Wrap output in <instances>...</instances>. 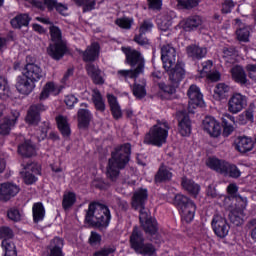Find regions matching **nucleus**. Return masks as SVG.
Segmentation results:
<instances>
[{"mask_svg":"<svg viewBox=\"0 0 256 256\" xmlns=\"http://www.w3.org/2000/svg\"><path fill=\"white\" fill-rule=\"evenodd\" d=\"M122 51L126 56V63L134 68L129 70H118L116 72V77L120 81H127L128 79L137 81V77L145 73V58H143L141 52L132 49L131 47L122 48Z\"/></svg>","mask_w":256,"mask_h":256,"instance_id":"nucleus-1","label":"nucleus"},{"mask_svg":"<svg viewBox=\"0 0 256 256\" xmlns=\"http://www.w3.org/2000/svg\"><path fill=\"white\" fill-rule=\"evenodd\" d=\"M131 155V144L126 143L115 149L111 154V158L108 160L106 168V177L112 183H115L121 175V169H125V165L129 163V157Z\"/></svg>","mask_w":256,"mask_h":256,"instance_id":"nucleus-2","label":"nucleus"},{"mask_svg":"<svg viewBox=\"0 0 256 256\" xmlns=\"http://www.w3.org/2000/svg\"><path fill=\"white\" fill-rule=\"evenodd\" d=\"M85 221L89 225H92V227L104 229L109 226V221H111V211L105 205L90 203L86 212Z\"/></svg>","mask_w":256,"mask_h":256,"instance_id":"nucleus-3","label":"nucleus"},{"mask_svg":"<svg viewBox=\"0 0 256 256\" xmlns=\"http://www.w3.org/2000/svg\"><path fill=\"white\" fill-rule=\"evenodd\" d=\"M49 31L52 43L49 45L48 55L52 59L59 61L67 53V44L63 39V33L60 27L52 25L49 27Z\"/></svg>","mask_w":256,"mask_h":256,"instance_id":"nucleus-4","label":"nucleus"},{"mask_svg":"<svg viewBox=\"0 0 256 256\" xmlns=\"http://www.w3.org/2000/svg\"><path fill=\"white\" fill-rule=\"evenodd\" d=\"M174 205L177 207L182 221L185 223H191V221L195 219V211H197V206L189 197L182 194H177L174 197Z\"/></svg>","mask_w":256,"mask_h":256,"instance_id":"nucleus-5","label":"nucleus"},{"mask_svg":"<svg viewBox=\"0 0 256 256\" xmlns=\"http://www.w3.org/2000/svg\"><path fill=\"white\" fill-rule=\"evenodd\" d=\"M130 245L131 248L134 249L135 253H138L139 255L151 256L155 253V247H153L151 244H145L143 233H141L137 226L133 228L130 236Z\"/></svg>","mask_w":256,"mask_h":256,"instance_id":"nucleus-6","label":"nucleus"},{"mask_svg":"<svg viewBox=\"0 0 256 256\" xmlns=\"http://www.w3.org/2000/svg\"><path fill=\"white\" fill-rule=\"evenodd\" d=\"M245 209H247V198L236 196L234 208L229 213L230 222L236 227L243 225V217H245Z\"/></svg>","mask_w":256,"mask_h":256,"instance_id":"nucleus-7","label":"nucleus"},{"mask_svg":"<svg viewBox=\"0 0 256 256\" xmlns=\"http://www.w3.org/2000/svg\"><path fill=\"white\" fill-rule=\"evenodd\" d=\"M247 101H249V98H247V96L239 92L233 93L228 100L229 113H232V115H237V113H241V111H243V109L247 107Z\"/></svg>","mask_w":256,"mask_h":256,"instance_id":"nucleus-8","label":"nucleus"},{"mask_svg":"<svg viewBox=\"0 0 256 256\" xmlns=\"http://www.w3.org/2000/svg\"><path fill=\"white\" fill-rule=\"evenodd\" d=\"M139 221L146 235H150L151 237H155V235H157V232L159 231V228L157 227V220L149 217L147 210H140Z\"/></svg>","mask_w":256,"mask_h":256,"instance_id":"nucleus-9","label":"nucleus"},{"mask_svg":"<svg viewBox=\"0 0 256 256\" xmlns=\"http://www.w3.org/2000/svg\"><path fill=\"white\" fill-rule=\"evenodd\" d=\"M187 95L190 99L188 102L189 113H195L197 107H203V94L197 85L192 84L187 91Z\"/></svg>","mask_w":256,"mask_h":256,"instance_id":"nucleus-10","label":"nucleus"},{"mask_svg":"<svg viewBox=\"0 0 256 256\" xmlns=\"http://www.w3.org/2000/svg\"><path fill=\"white\" fill-rule=\"evenodd\" d=\"M21 188L13 182L0 183V202L7 203L19 195Z\"/></svg>","mask_w":256,"mask_h":256,"instance_id":"nucleus-11","label":"nucleus"},{"mask_svg":"<svg viewBox=\"0 0 256 256\" xmlns=\"http://www.w3.org/2000/svg\"><path fill=\"white\" fill-rule=\"evenodd\" d=\"M161 61L165 71H169V69H171L175 63H177V52L173 46L166 45L162 47Z\"/></svg>","mask_w":256,"mask_h":256,"instance_id":"nucleus-12","label":"nucleus"},{"mask_svg":"<svg viewBox=\"0 0 256 256\" xmlns=\"http://www.w3.org/2000/svg\"><path fill=\"white\" fill-rule=\"evenodd\" d=\"M23 75L28 77L30 81L37 83L38 81H41V79H44L45 71H43L41 66L35 63H29L26 64Z\"/></svg>","mask_w":256,"mask_h":256,"instance_id":"nucleus-13","label":"nucleus"},{"mask_svg":"<svg viewBox=\"0 0 256 256\" xmlns=\"http://www.w3.org/2000/svg\"><path fill=\"white\" fill-rule=\"evenodd\" d=\"M202 128L210 137H219V135H221V124L211 116L204 118Z\"/></svg>","mask_w":256,"mask_h":256,"instance_id":"nucleus-14","label":"nucleus"},{"mask_svg":"<svg viewBox=\"0 0 256 256\" xmlns=\"http://www.w3.org/2000/svg\"><path fill=\"white\" fill-rule=\"evenodd\" d=\"M212 227L214 233L221 239L229 235V224H227V220L220 215L214 216L212 220Z\"/></svg>","mask_w":256,"mask_h":256,"instance_id":"nucleus-15","label":"nucleus"},{"mask_svg":"<svg viewBox=\"0 0 256 256\" xmlns=\"http://www.w3.org/2000/svg\"><path fill=\"white\" fill-rule=\"evenodd\" d=\"M47 107L43 104H33L29 107L26 115V123L29 125H38L39 121H41V111H45Z\"/></svg>","mask_w":256,"mask_h":256,"instance_id":"nucleus-16","label":"nucleus"},{"mask_svg":"<svg viewBox=\"0 0 256 256\" xmlns=\"http://www.w3.org/2000/svg\"><path fill=\"white\" fill-rule=\"evenodd\" d=\"M168 73L169 81L172 85H179L183 79H185V68H183V63L177 62L175 67H171L165 70Z\"/></svg>","mask_w":256,"mask_h":256,"instance_id":"nucleus-17","label":"nucleus"},{"mask_svg":"<svg viewBox=\"0 0 256 256\" xmlns=\"http://www.w3.org/2000/svg\"><path fill=\"white\" fill-rule=\"evenodd\" d=\"M16 89L22 95H30L33 92V89H35V83L32 82V80L28 77L24 76V74H22L21 76L17 77Z\"/></svg>","mask_w":256,"mask_h":256,"instance_id":"nucleus-18","label":"nucleus"},{"mask_svg":"<svg viewBox=\"0 0 256 256\" xmlns=\"http://www.w3.org/2000/svg\"><path fill=\"white\" fill-rule=\"evenodd\" d=\"M148 197L149 194L147 193V189H139L135 191L131 202L133 209H140V211L145 209V203H147Z\"/></svg>","mask_w":256,"mask_h":256,"instance_id":"nucleus-19","label":"nucleus"},{"mask_svg":"<svg viewBox=\"0 0 256 256\" xmlns=\"http://www.w3.org/2000/svg\"><path fill=\"white\" fill-rule=\"evenodd\" d=\"M86 71L95 85H103L105 83V74L99 69V66L89 63L86 65Z\"/></svg>","mask_w":256,"mask_h":256,"instance_id":"nucleus-20","label":"nucleus"},{"mask_svg":"<svg viewBox=\"0 0 256 256\" xmlns=\"http://www.w3.org/2000/svg\"><path fill=\"white\" fill-rule=\"evenodd\" d=\"M82 108L78 110V125L81 129H85L86 127H89V123H91V119H93V115L91 114V111L87 109L89 107L87 103H82L80 105Z\"/></svg>","mask_w":256,"mask_h":256,"instance_id":"nucleus-21","label":"nucleus"},{"mask_svg":"<svg viewBox=\"0 0 256 256\" xmlns=\"http://www.w3.org/2000/svg\"><path fill=\"white\" fill-rule=\"evenodd\" d=\"M144 143L161 147V125H154L153 128L150 129L149 133L146 134L144 138Z\"/></svg>","mask_w":256,"mask_h":256,"instance_id":"nucleus-22","label":"nucleus"},{"mask_svg":"<svg viewBox=\"0 0 256 256\" xmlns=\"http://www.w3.org/2000/svg\"><path fill=\"white\" fill-rule=\"evenodd\" d=\"M186 54L192 61H199L207 55V48L200 47L197 44H191L186 47Z\"/></svg>","mask_w":256,"mask_h":256,"instance_id":"nucleus-23","label":"nucleus"},{"mask_svg":"<svg viewBox=\"0 0 256 256\" xmlns=\"http://www.w3.org/2000/svg\"><path fill=\"white\" fill-rule=\"evenodd\" d=\"M99 43L94 42L86 48L85 51H82V59L86 63H92L93 61L99 59Z\"/></svg>","mask_w":256,"mask_h":256,"instance_id":"nucleus-24","label":"nucleus"},{"mask_svg":"<svg viewBox=\"0 0 256 256\" xmlns=\"http://www.w3.org/2000/svg\"><path fill=\"white\" fill-rule=\"evenodd\" d=\"M253 140L247 136H239L235 140V149L239 153H248V151H253Z\"/></svg>","mask_w":256,"mask_h":256,"instance_id":"nucleus-25","label":"nucleus"},{"mask_svg":"<svg viewBox=\"0 0 256 256\" xmlns=\"http://www.w3.org/2000/svg\"><path fill=\"white\" fill-rule=\"evenodd\" d=\"M178 129L182 137L191 135V119H189V115L184 113L178 115Z\"/></svg>","mask_w":256,"mask_h":256,"instance_id":"nucleus-26","label":"nucleus"},{"mask_svg":"<svg viewBox=\"0 0 256 256\" xmlns=\"http://www.w3.org/2000/svg\"><path fill=\"white\" fill-rule=\"evenodd\" d=\"M20 115L21 114L17 110L12 111L13 118H5L3 123L0 124V135H9L11 129L15 127V123H17V119H19Z\"/></svg>","mask_w":256,"mask_h":256,"instance_id":"nucleus-27","label":"nucleus"},{"mask_svg":"<svg viewBox=\"0 0 256 256\" xmlns=\"http://www.w3.org/2000/svg\"><path fill=\"white\" fill-rule=\"evenodd\" d=\"M29 23H31V17L27 13L18 14L10 20V25L13 29L29 27Z\"/></svg>","mask_w":256,"mask_h":256,"instance_id":"nucleus-28","label":"nucleus"},{"mask_svg":"<svg viewBox=\"0 0 256 256\" xmlns=\"http://www.w3.org/2000/svg\"><path fill=\"white\" fill-rule=\"evenodd\" d=\"M181 186L185 191H187V193H189V195H192L193 197L198 196L199 192L201 191V186L187 177L182 178Z\"/></svg>","mask_w":256,"mask_h":256,"instance_id":"nucleus-29","label":"nucleus"},{"mask_svg":"<svg viewBox=\"0 0 256 256\" xmlns=\"http://www.w3.org/2000/svg\"><path fill=\"white\" fill-rule=\"evenodd\" d=\"M231 77L235 83H239L240 85H247V74L245 73V69L241 66L236 65L230 70Z\"/></svg>","mask_w":256,"mask_h":256,"instance_id":"nucleus-30","label":"nucleus"},{"mask_svg":"<svg viewBox=\"0 0 256 256\" xmlns=\"http://www.w3.org/2000/svg\"><path fill=\"white\" fill-rule=\"evenodd\" d=\"M206 165L209 169H212V171H216V173H221L223 175L227 161L217 157H210L206 160Z\"/></svg>","mask_w":256,"mask_h":256,"instance_id":"nucleus-31","label":"nucleus"},{"mask_svg":"<svg viewBox=\"0 0 256 256\" xmlns=\"http://www.w3.org/2000/svg\"><path fill=\"white\" fill-rule=\"evenodd\" d=\"M59 93V86L53 82H47L40 93L39 99L40 101H45V99H49L50 95H59Z\"/></svg>","mask_w":256,"mask_h":256,"instance_id":"nucleus-32","label":"nucleus"},{"mask_svg":"<svg viewBox=\"0 0 256 256\" xmlns=\"http://www.w3.org/2000/svg\"><path fill=\"white\" fill-rule=\"evenodd\" d=\"M108 104L110 111L115 119H121L123 117V112L121 111V106L117 102V97L113 94H107Z\"/></svg>","mask_w":256,"mask_h":256,"instance_id":"nucleus-33","label":"nucleus"},{"mask_svg":"<svg viewBox=\"0 0 256 256\" xmlns=\"http://www.w3.org/2000/svg\"><path fill=\"white\" fill-rule=\"evenodd\" d=\"M203 25V18L198 15L190 16L185 20L183 25L184 31H195L198 27Z\"/></svg>","mask_w":256,"mask_h":256,"instance_id":"nucleus-34","label":"nucleus"},{"mask_svg":"<svg viewBox=\"0 0 256 256\" xmlns=\"http://www.w3.org/2000/svg\"><path fill=\"white\" fill-rule=\"evenodd\" d=\"M235 23H236L237 27H239L236 30V35H237L238 41H244V43H247V41H249V35L251 34L250 28L243 25V23H241L240 19H235Z\"/></svg>","mask_w":256,"mask_h":256,"instance_id":"nucleus-35","label":"nucleus"},{"mask_svg":"<svg viewBox=\"0 0 256 256\" xmlns=\"http://www.w3.org/2000/svg\"><path fill=\"white\" fill-rule=\"evenodd\" d=\"M56 122L58 129L63 137H69L71 135V128L69 127V121L67 120V117L59 115L56 117Z\"/></svg>","mask_w":256,"mask_h":256,"instance_id":"nucleus-36","label":"nucleus"},{"mask_svg":"<svg viewBox=\"0 0 256 256\" xmlns=\"http://www.w3.org/2000/svg\"><path fill=\"white\" fill-rule=\"evenodd\" d=\"M18 153L22 155V157H33L35 155V145L31 140L25 141L22 145L18 146Z\"/></svg>","mask_w":256,"mask_h":256,"instance_id":"nucleus-37","label":"nucleus"},{"mask_svg":"<svg viewBox=\"0 0 256 256\" xmlns=\"http://www.w3.org/2000/svg\"><path fill=\"white\" fill-rule=\"evenodd\" d=\"M33 221L34 223H39L45 219V206L43 203H34L32 207Z\"/></svg>","mask_w":256,"mask_h":256,"instance_id":"nucleus-38","label":"nucleus"},{"mask_svg":"<svg viewBox=\"0 0 256 256\" xmlns=\"http://www.w3.org/2000/svg\"><path fill=\"white\" fill-rule=\"evenodd\" d=\"M92 101L94 103L96 111H100V113L105 112V100L103 99V96L101 95V92L99 90H93Z\"/></svg>","mask_w":256,"mask_h":256,"instance_id":"nucleus-39","label":"nucleus"},{"mask_svg":"<svg viewBox=\"0 0 256 256\" xmlns=\"http://www.w3.org/2000/svg\"><path fill=\"white\" fill-rule=\"evenodd\" d=\"M50 256H63V239L54 238L50 243Z\"/></svg>","mask_w":256,"mask_h":256,"instance_id":"nucleus-40","label":"nucleus"},{"mask_svg":"<svg viewBox=\"0 0 256 256\" xmlns=\"http://www.w3.org/2000/svg\"><path fill=\"white\" fill-rule=\"evenodd\" d=\"M75 201H77V195L74 192H66L63 195L62 207L67 211V209H71L73 205H75Z\"/></svg>","mask_w":256,"mask_h":256,"instance_id":"nucleus-41","label":"nucleus"},{"mask_svg":"<svg viewBox=\"0 0 256 256\" xmlns=\"http://www.w3.org/2000/svg\"><path fill=\"white\" fill-rule=\"evenodd\" d=\"M222 175H228L233 179H239V177H241V170H239L236 165L226 162V167H224Z\"/></svg>","mask_w":256,"mask_h":256,"instance_id":"nucleus-42","label":"nucleus"},{"mask_svg":"<svg viewBox=\"0 0 256 256\" xmlns=\"http://www.w3.org/2000/svg\"><path fill=\"white\" fill-rule=\"evenodd\" d=\"M2 248L4 249V256H17V248L15 243L9 239L2 241Z\"/></svg>","mask_w":256,"mask_h":256,"instance_id":"nucleus-43","label":"nucleus"},{"mask_svg":"<svg viewBox=\"0 0 256 256\" xmlns=\"http://www.w3.org/2000/svg\"><path fill=\"white\" fill-rule=\"evenodd\" d=\"M222 57L225 63L233 65L237 59V52L235 51V48H224Z\"/></svg>","mask_w":256,"mask_h":256,"instance_id":"nucleus-44","label":"nucleus"},{"mask_svg":"<svg viewBox=\"0 0 256 256\" xmlns=\"http://www.w3.org/2000/svg\"><path fill=\"white\" fill-rule=\"evenodd\" d=\"M76 5L83 7V13L93 11L95 5H97V0H74Z\"/></svg>","mask_w":256,"mask_h":256,"instance_id":"nucleus-45","label":"nucleus"},{"mask_svg":"<svg viewBox=\"0 0 256 256\" xmlns=\"http://www.w3.org/2000/svg\"><path fill=\"white\" fill-rule=\"evenodd\" d=\"M146 82L145 80L142 81V84L135 83L133 86V95L137 99H143L145 95H147V91L145 90Z\"/></svg>","mask_w":256,"mask_h":256,"instance_id":"nucleus-46","label":"nucleus"},{"mask_svg":"<svg viewBox=\"0 0 256 256\" xmlns=\"http://www.w3.org/2000/svg\"><path fill=\"white\" fill-rule=\"evenodd\" d=\"M115 24L118 27H120V29L129 30V29H131V27L133 25V19L128 18V17L117 18L115 20Z\"/></svg>","mask_w":256,"mask_h":256,"instance_id":"nucleus-47","label":"nucleus"},{"mask_svg":"<svg viewBox=\"0 0 256 256\" xmlns=\"http://www.w3.org/2000/svg\"><path fill=\"white\" fill-rule=\"evenodd\" d=\"M214 93L217 95L218 99H223L225 97V93H229V86L224 83H219L216 85Z\"/></svg>","mask_w":256,"mask_h":256,"instance_id":"nucleus-48","label":"nucleus"},{"mask_svg":"<svg viewBox=\"0 0 256 256\" xmlns=\"http://www.w3.org/2000/svg\"><path fill=\"white\" fill-rule=\"evenodd\" d=\"M115 251H117V248H115V246H105L100 250L94 252L92 256H108L112 255V253H115Z\"/></svg>","mask_w":256,"mask_h":256,"instance_id":"nucleus-49","label":"nucleus"},{"mask_svg":"<svg viewBox=\"0 0 256 256\" xmlns=\"http://www.w3.org/2000/svg\"><path fill=\"white\" fill-rule=\"evenodd\" d=\"M177 3L182 9H193L199 5V0H177Z\"/></svg>","mask_w":256,"mask_h":256,"instance_id":"nucleus-50","label":"nucleus"},{"mask_svg":"<svg viewBox=\"0 0 256 256\" xmlns=\"http://www.w3.org/2000/svg\"><path fill=\"white\" fill-rule=\"evenodd\" d=\"M7 217L10 221L17 223L18 221H21V212L17 208H10L7 212Z\"/></svg>","mask_w":256,"mask_h":256,"instance_id":"nucleus-51","label":"nucleus"},{"mask_svg":"<svg viewBox=\"0 0 256 256\" xmlns=\"http://www.w3.org/2000/svg\"><path fill=\"white\" fill-rule=\"evenodd\" d=\"M24 169H26L28 172L31 171L34 175H41V165L35 162H28Z\"/></svg>","mask_w":256,"mask_h":256,"instance_id":"nucleus-52","label":"nucleus"},{"mask_svg":"<svg viewBox=\"0 0 256 256\" xmlns=\"http://www.w3.org/2000/svg\"><path fill=\"white\" fill-rule=\"evenodd\" d=\"M161 143H167V137H169V129H171V126H169V123L167 121H162L161 124Z\"/></svg>","mask_w":256,"mask_h":256,"instance_id":"nucleus-53","label":"nucleus"},{"mask_svg":"<svg viewBox=\"0 0 256 256\" xmlns=\"http://www.w3.org/2000/svg\"><path fill=\"white\" fill-rule=\"evenodd\" d=\"M47 9H48V11H53L54 9H56V11L58 13H60V15H65L67 13L68 7H67V5L61 4V3L57 2V0H56L54 5L51 8H47Z\"/></svg>","mask_w":256,"mask_h":256,"instance_id":"nucleus-54","label":"nucleus"},{"mask_svg":"<svg viewBox=\"0 0 256 256\" xmlns=\"http://www.w3.org/2000/svg\"><path fill=\"white\" fill-rule=\"evenodd\" d=\"M9 95V83L5 77H0V97Z\"/></svg>","mask_w":256,"mask_h":256,"instance_id":"nucleus-55","label":"nucleus"},{"mask_svg":"<svg viewBox=\"0 0 256 256\" xmlns=\"http://www.w3.org/2000/svg\"><path fill=\"white\" fill-rule=\"evenodd\" d=\"M13 237V230L7 226H3L0 228V239H8L11 240Z\"/></svg>","mask_w":256,"mask_h":256,"instance_id":"nucleus-56","label":"nucleus"},{"mask_svg":"<svg viewBox=\"0 0 256 256\" xmlns=\"http://www.w3.org/2000/svg\"><path fill=\"white\" fill-rule=\"evenodd\" d=\"M173 179V172L167 166L161 168V181H171Z\"/></svg>","mask_w":256,"mask_h":256,"instance_id":"nucleus-57","label":"nucleus"},{"mask_svg":"<svg viewBox=\"0 0 256 256\" xmlns=\"http://www.w3.org/2000/svg\"><path fill=\"white\" fill-rule=\"evenodd\" d=\"M145 34H142L139 32V34H136L134 36V42L140 45L141 47H145L146 45H149V39L144 36Z\"/></svg>","mask_w":256,"mask_h":256,"instance_id":"nucleus-58","label":"nucleus"},{"mask_svg":"<svg viewBox=\"0 0 256 256\" xmlns=\"http://www.w3.org/2000/svg\"><path fill=\"white\" fill-rule=\"evenodd\" d=\"M213 68V62L211 60L205 61L202 63L201 77H206L211 73Z\"/></svg>","mask_w":256,"mask_h":256,"instance_id":"nucleus-59","label":"nucleus"},{"mask_svg":"<svg viewBox=\"0 0 256 256\" xmlns=\"http://www.w3.org/2000/svg\"><path fill=\"white\" fill-rule=\"evenodd\" d=\"M28 3H30L33 7H36V9H39L40 11H45L47 9V3H45V0H26Z\"/></svg>","mask_w":256,"mask_h":256,"instance_id":"nucleus-60","label":"nucleus"},{"mask_svg":"<svg viewBox=\"0 0 256 256\" xmlns=\"http://www.w3.org/2000/svg\"><path fill=\"white\" fill-rule=\"evenodd\" d=\"M235 7V2L233 0H225L222 4V13H231L232 9Z\"/></svg>","mask_w":256,"mask_h":256,"instance_id":"nucleus-61","label":"nucleus"},{"mask_svg":"<svg viewBox=\"0 0 256 256\" xmlns=\"http://www.w3.org/2000/svg\"><path fill=\"white\" fill-rule=\"evenodd\" d=\"M153 29V23L144 20V22L140 25L139 33H142L145 35V33H149Z\"/></svg>","mask_w":256,"mask_h":256,"instance_id":"nucleus-62","label":"nucleus"},{"mask_svg":"<svg viewBox=\"0 0 256 256\" xmlns=\"http://www.w3.org/2000/svg\"><path fill=\"white\" fill-rule=\"evenodd\" d=\"M147 2L151 11H159L161 9V0H147Z\"/></svg>","mask_w":256,"mask_h":256,"instance_id":"nucleus-63","label":"nucleus"},{"mask_svg":"<svg viewBox=\"0 0 256 256\" xmlns=\"http://www.w3.org/2000/svg\"><path fill=\"white\" fill-rule=\"evenodd\" d=\"M246 71L248 73V77H250V79H253L255 81L256 80V65L248 64L246 66Z\"/></svg>","mask_w":256,"mask_h":256,"instance_id":"nucleus-64","label":"nucleus"}]
</instances>
